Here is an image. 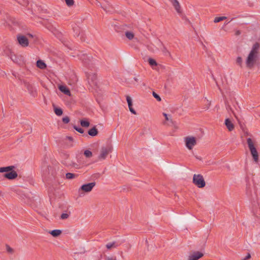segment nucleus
Masks as SVG:
<instances>
[{"instance_id":"f257e3e1","label":"nucleus","mask_w":260,"mask_h":260,"mask_svg":"<svg viewBox=\"0 0 260 260\" xmlns=\"http://www.w3.org/2000/svg\"><path fill=\"white\" fill-rule=\"evenodd\" d=\"M260 44L255 42L252 46L246 60V65L249 69L252 68L255 65H260Z\"/></svg>"},{"instance_id":"f03ea898","label":"nucleus","mask_w":260,"mask_h":260,"mask_svg":"<svg viewBox=\"0 0 260 260\" xmlns=\"http://www.w3.org/2000/svg\"><path fill=\"white\" fill-rule=\"evenodd\" d=\"M247 143L254 161L256 163L258 162V154L252 139L248 138L247 139Z\"/></svg>"},{"instance_id":"7ed1b4c3","label":"nucleus","mask_w":260,"mask_h":260,"mask_svg":"<svg viewBox=\"0 0 260 260\" xmlns=\"http://www.w3.org/2000/svg\"><path fill=\"white\" fill-rule=\"evenodd\" d=\"M10 27V31L23 32L27 30V27L24 23L15 20L12 22Z\"/></svg>"},{"instance_id":"20e7f679","label":"nucleus","mask_w":260,"mask_h":260,"mask_svg":"<svg viewBox=\"0 0 260 260\" xmlns=\"http://www.w3.org/2000/svg\"><path fill=\"white\" fill-rule=\"evenodd\" d=\"M193 183L199 188L204 187L206 183L202 175L194 174L193 177Z\"/></svg>"},{"instance_id":"39448f33","label":"nucleus","mask_w":260,"mask_h":260,"mask_svg":"<svg viewBox=\"0 0 260 260\" xmlns=\"http://www.w3.org/2000/svg\"><path fill=\"white\" fill-rule=\"evenodd\" d=\"M184 141L186 147L189 150H191L197 144L196 139L194 137H186L184 138Z\"/></svg>"},{"instance_id":"423d86ee","label":"nucleus","mask_w":260,"mask_h":260,"mask_svg":"<svg viewBox=\"0 0 260 260\" xmlns=\"http://www.w3.org/2000/svg\"><path fill=\"white\" fill-rule=\"evenodd\" d=\"M112 151L111 145H108L105 147H102L101 150V153L99 158L101 159H105L107 155Z\"/></svg>"},{"instance_id":"0eeeda50","label":"nucleus","mask_w":260,"mask_h":260,"mask_svg":"<svg viewBox=\"0 0 260 260\" xmlns=\"http://www.w3.org/2000/svg\"><path fill=\"white\" fill-rule=\"evenodd\" d=\"M95 184L96 183L95 182L84 184L80 187L79 189V191L80 192L81 190L85 192H89L92 190Z\"/></svg>"},{"instance_id":"6e6552de","label":"nucleus","mask_w":260,"mask_h":260,"mask_svg":"<svg viewBox=\"0 0 260 260\" xmlns=\"http://www.w3.org/2000/svg\"><path fill=\"white\" fill-rule=\"evenodd\" d=\"M18 44L23 47L28 46L29 42L28 39L24 36L19 35L17 36Z\"/></svg>"},{"instance_id":"1a4fd4ad","label":"nucleus","mask_w":260,"mask_h":260,"mask_svg":"<svg viewBox=\"0 0 260 260\" xmlns=\"http://www.w3.org/2000/svg\"><path fill=\"white\" fill-rule=\"evenodd\" d=\"M204 256L203 252L196 251L192 252L188 257V260H198Z\"/></svg>"},{"instance_id":"9d476101","label":"nucleus","mask_w":260,"mask_h":260,"mask_svg":"<svg viewBox=\"0 0 260 260\" xmlns=\"http://www.w3.org/2000/svg\"><path fill=\"white\" fill-rule=\"evenodd\" d=\"M87 78L89 84L97 86V75L95 73H88L87 74Z\"/></svg>"},{"instance_id":"9b49d317","label":"nucleus","mask_w":260,"mask_h":260,"mask_svg":"<svg viewBox=\"0 0 260 260\" xmlns=\"http://www.w3.org/2000/svg\"><path fill=\"white\" fill-rule=\"evenodd\" d=\"M114 27L115 28V31L117 32H133L131 30H129L125 28L126 27H127L126 25L119 26L116 24H114Z\"/></svg>"},{"instance_id":"f8f14e48","label":"nucleus","mask_w":260,"mask_h":260,"mask_svg":"<svg viewBox=\"0 0 260 260\" xmlns=\"http://www.w3.org/2000/svg\"><path fill=\"white\" fill-rule=\"evenodd\" d=\"M25 85L29 93L33 96L37 95V92L36 88L29 83H25Z\"/></svg>"},{"instance_id":"ddd939ff","label":"nucleus","mask_w":260,"mask_h":260,"mask_svg":"<svg viewBox=\"0 0 260 260\" xmlns=\"http://www.w3.org/2000/svg\"><path fill=\"white\" fill-rule=\"evenodd\" d=\"M173 6L174 9L178 14H182L181 6L177 0H169Z\"/></svg>"},{"instance_id":"4468645a","label":"nucleus","mask_w":260,"mask_h":260,"mask_svg":"<svg viewBox=\"0 0 260 260\" xmlns=\"http://www.w3.org/2000/svg\"><path fill=\"white\" fill-rule=\"evenodd\" d=\"M79 58L85 64V66H88L89 62L91 61L90 56L86 54H82L79 56Z\"/></svg>"},{"instance_id":"2eb2a0df","label":"nucleus","mask_w":260,"mask_h":260,"mask_svg":"<svg viewBox=\"0 0 260 260\" xmlns=\"http://www.w3.org/2000/svg\"><path fill=\"white\" fill-rule=\"evenodd\" d=\"M17 176L18 174L17 172L14 170L8 173H6L4 175V177L5 178H7L9 180L14 179L16 178H17Z\"/></svg>"},{"instance_id":"dca6fc26","label":"nucleus","mask_w":260,"mask_h":260,"mask_svg":"<svg viewBox=\"0 0 260 260\" xmlns=\"http://www.w3.org/2000/svg\"><path fill=\"white\" fill-rule=\"evenodd\" d=\"M225 125H226L227 128L229 131H232L234 128V125L232 122V121L229 119L226 118L225 120Z\"/></svg>"},{"instance_id":"f3484780","label":"nucleus","mask_w":260,"mask_h":260,"mask_svg":"<svg viewBox=\"0 0 260 260\" xmlns=\"http://www.w3.org/2000/svg\"><path fill=\"white\" fill-rule=\"evenodd\" d=\"M15 166H10L6 167H1L0 168V173L3 172H10L13 170L15 169Z\"/></svg>"},{"instance_id":"a211bd4d","label":"nucleus","mask_w":260,"mask_h":260,"mask_svg":"<svg viewBox=\"0 0 260 260\" xmlns=\"http://www.w3.org/2000/svg\"><path fill=\"white\" fill-rule=\"evenodd\" d=\"M59 89L62 92H63L65 94H66L67 95H70V94H71L70 90L66 86H63V85L60 86Z\"/></svg>"},{"instance_id":"6ab92c4d","label":"nucleus","mask_w":260,"mask_h":260,"mask_svg":"<svg viewBox=\"0 0 260 260\" xmlns=\"http://www.w3.org/2000/svg\"><path fill=\"white\" fill-rule=\"evenodd\" d=\"M121 243H118L117 242H113L111 243H107L106 245V247L107 248V249H111L113 247H117V246H119Z\"/></svg>"},{"instance_id":"aec40b11","label":"nucleus","mask_w":260,"mask_h":260,"mask_svg":"<svg viewBox=\"0 0 260 260\" xmlns=\"http://www.w3.org/2000/svg\"><path fill=\"white\" fill-rule=\"evenodd\" d=\"M88 134L92 137H94L98 135V131L95 126H94L88 131Z\"/></svg>"},{"instance_id":"412c9836","label":"nucleus","mask_w":260,"mask_h":260,"mask_svg":"<svg viewBox=\"0 0 260 260\" xmlns=\"http://www.w3.org/2000/svg\"><path fill=\"white\" fill-rule=\"evenodd\" d=\"M78 176V174L72 173H67L66 174V178L68 180L73 179L77 178Z\"/></svg>"},{"instance_id":"4be33fe9","label":"nucleus","mask_w":260,"mask_h":260,"mask_svg":"<svg viewBox=\"0 0 260 260\" xmlns=\"http://www.w3.org/2000/svg\"><path fill=\"white\" fill-rule=\"evenodd\" d=\"M49 233L53 237H57L61 234V231L60 230H54L50 231Z\"/></svg>"},{"instance_id":"5701e85b","label":"nucleus","mask_w":260,"mask_h":260,"mask_svg":"<svg viewBox=\"0 0 260 260\" xmlns=\"http://www.w3.org/2000/svg\"><path fill=\"white\" fill-rule=\"evenodd\" d=\"M37 66L41 69H44L46 68V64L41 60H39L37 61Z\"/></svg>"},{"instance_id":"b1692460","label":"nucleus","mask_w":260,"mask_h":260,"mask_svg":"<svg viewBox=\"0 0 260 260\" xmlns=\"http://www.w3.org/2000/svg\"><path fill=\"white\" fill-rule=\"evenodd\" d=\"M122 37H126L129 40H131L134 39L138 41L137 38L134 37V34H125V35H122Z\"/></svg>"},{"instance_id":"393cba45","label":"nucleus","mask_w":260,"mask_h":260,"mask_svg":"<svg viewBox=\"0 0 260 260\" xmlns=\"http://www.w3.org/2000/svg\"><path fill=\"white\" fill-rule=\"evenodd\" d=\"M227 19V17L225 16H219V17H216L214 19V23H218L221 21Z\"/></svg>"},{"instance_id":"a878e982","label":"nucleus","mask_w":260,"mask_h":260,"mask_svg":"<svg viewBox=\"0 0 260 260\" xmlns=\"http://www.w3.org/2000/svg\"><path fill=\"white\" fill-rule=\"evenodd\" d=\"M49 31H51V32H54V31H57V29L55 27H54L53 25H51L50 24H48V26L46 27Z\"/></svg>"},{"instance_id":"bb28decb","label":"nucleus","mask_w":260,"mask_h":260,"mask_svg":"<svg viewBox=\"0 0 260 260\" xmlns=\"http://www.w3.org/2000/svg\"><path fill=\"white\" fill-rule=\"evenodd\" d=\"M81 125L83 127H87L89 126V122L87 120H82L80 121Z\"/></svg>"},{"instance_id":"cd10ccee","label":"nucleus","mask_w":260,"mask_h":260,"mask_svg":"<svg viewBox=\"0 0 260 260\" xmlns=\"http://www.w3.org/2000/svg\"><path fill=\"white\" fill-rule=\"evenodd\" d=\"M54 112L57 116H61L63 113L62 109L59 108H55Z\"/></svg>"},{"instance_id":"c85d7f7f","label":"nucleus","mask_w":260,"mask_h":260,"mask_svg":"<svg viewBox=\"0 0 260 260\" xmlns=\"http://www.w3.org/2000/svg\"><path fill=\"white\" fill-rule=\"evenodd\" d=\"M148 62L151 66H155L157 65L156 61L153 58H149L148 59Z\"/></svg>"},{"instance_id":"c756f323","label":"nucleus","mask_w":260,"mask_h":260,"mask_svg":"<svg viewBox=\"0 0 260 260\" xmlns=\"http://www.w3.org/2000/svg\"><path fill=\"white\" fill-rule=\"evenodd\" d=\"M84 154L86 157L89 158L92 156V153L90 150H86L84 151Z\"/></svg>"},{"instance_id":"7c9ffc66","label":"nucleus","mask_w":260,"mask_h":260,"mask_svg":"<svg viewBox=\"0 0 260 260\" xmlns=\"http://www.w3.org/2000/svg\"><path fill=\"white\" fill-rule=\"evenodd\" d=\"M163 115L165 116V119L167 120V121H170L172 123H173V121L172 120V119L171 118L170 116H169L168 115H167L166 113H163Z\"/></svg>"},{"instance_id":"2f4dec72","label":"nucleus","mask_w":260,"mask_h":260,"mask_svg":"<svg viewBox=\"0 0 260 260\" xmlns=\"http://www.w3.org/2000/svg\"><path fill=\"white\" fill-rule=\"evenodd\" d=\"M7 251L9 253H13L14 252V250L9 245H6Z\"/></svg>"},{"instance_id":"473e14b6","label":"nucleus","mask_w":260,"mask_h":260,"mask_svg":"<svg viewBox=\"0 0 260 260\" xmlns=\"http://www.w3.org/2000/svg\"><path fill=\"white\" fill-rule=\"evenodd\" d=\"M126 101L128 104V106L130 107L131 106H133V102L131 98L128 95L126 96Z\"/></svg>"},{"instance_id":"72a5a7b5","label":"nucleus","mask_w":260,"mask_h":260,"mask_svg":"<svg viewBox=\"0 0 260 260\" xmlns=\"http://www.w3.org/2000/svg\"><path fill=\"white\" fill-rule=\"evenodd\" d=\"M67 5L69 7L72 6L74 4V0H65Z\"/></svg>"},{"instance_id":"f704fd0d","label":"nucleus","mask_w":260,"mask_h":260,"mask_svg":"<svg viewBox=\"0 0 260 260\" xmlns=\"http://www.w3.org/2000/svg\"><path fill=\"white\" fill-rule=\"evenodd\" d=\"M74 128L78 132L83 134L84 133V129L81 127H77L76 125L74 126Z\"/></svg>"},{"instance_id":"c9c22d12","label":"nucleus","mask_w":260,"mask_h":260,"mask_svg":"<svg viewBox=\"0 0 260 260\" xmlns=\"http://www.w3.org/2000/svg\"><path fill=\"white\" fill-rule=\"evenodd\" d=\"M152 95L154 96V98H155L158 101L160 102L161 101L160 97L155 92H153Z\"/></svg>"},{"instance_id":"e433bc0d","label":"nucleus","mask_w":260,"mask_h":260,"mask_svg":"<svg viewBox=\"0 0 260 260\" xmlns=\"http://www.w3.org/2000/svg\"><path fill=\"white\" fill-rule=\"evenodd\" d=\"M69 217V214L67 213H62L60 216V219H66Z\"/></svg>"},{"instance_id":"4c0bfd02","label":"nucleus","mask_w":260,"mask_h":260,"mask_svg":"<svg viewBox=\"0 0 260 260\" xmlns=\"http://www.w3.org/2000/svg\"><path fill=\"white\" fill-rule=\"evenodd\" d=\"M236 62L238 64H239V66H241L242 65V57L239 56L237 57V59H236Z\"/></svg>"},{"instance_id":"58836bf2","label":"nucleus","mask_w":260,"mask_h":260,"mask_svg":"<svg viewBox=\"0 0 260 260\" xmlns=\"http://www.w3.org/2000/svg\"><path fill=\"white\" fill-rule=\"evenodd\" d=\"M19 3L23 6H27L28 5V0H22V2H19Z\"/></svg>"},{"instance_id":"ea45409f","label":"nucleus","mask_w":260,"mask_h":260,"mask_svg":"<svg viewBox=\"0 0 260 260\" xmlns=\"http://www.w3.org/2000/svg\"><path fill=\"white\" fill-rule=\"evenodd\" d=\"M70 121V118L68 116H66V117H64L63 118H62V122L64 123H69Z\"/></svg>"},{"instance_id":"a19ab883","label":"nucleus","mask_w":260,"mask_h":260,"mask_svg":"<svg viewBox=\"0 0 260 260\" xmlns=\"http://www.w3.org/2000/svg\"><path fill=\"white\" fill-rule=\"evenodd\" d=\"M128 108L129 109V111L134 114H136L137 113L136 111L133 108L132 106H131L130 107H128Z\"/></svg>"},{"instance_id":"79ce46f5","label":"nucleus","mask_w":260,"mask_h":260,"mask_svg":"<svg viewBox=\"0 0 260 260\" xmlns=\"http://www.w3.org/2000/svg\"><path fill=\"white\" fill-rule=\"evenodd\" d=\"M251 257V255L249 253H248L247 255L244 258H243L242 260H247L249 258H250Z\"/></svg>"},{"instance_id":"37998d69","label":"nucleus","mask_w":260,"mask_h":260,"mask_svg":"<svg viewBox=\"0 0 260 260\" xmlns=\"http://www.w3.org/2000/svg\"><path fill=\"white\" fill-rule=\"evenodd\" d=\"M67 139L69 140L70 141L72 142L73 141V138L70 136H67Z\"/></svg>"},{"instance_id":"c03bdc74","label":"nucleus","mask_w":260,"mask_h":260,"mask_svg":"<svg viewBox=\"0 0 260 260\" xmlns=\"http://www.w3.org/2000/svg\"><path fill=\"white\" fill-rule=\"evenodd\" d=\"M106 260H116V258H115V257L114 258H113V257H108L106 258Z\"/></svg>"},{"instance_id":"a18cd8bd","label":"nucleus","mask_w":260,"mask_h":260,"mask_svg":"<svg viewBox=\"0 0 260 260\" xmlns=\"http://www.w3.org/2000/svg\"><path fill=\"white\" fill-rule=\"evenodd\" d=\"M134 79L136 82H139V81L141 82V81H140V80L137 77L134 78Z\"/></svg>"},{"instance_id":"49530a36","label":"nucleus","mask_w":260,"mask_h":260,"mask_svg":"<svg viewBox=\"0 0 260 260\" xmlns=\"http://www.w3.org/2000/svg\"><path fill=\"white\" fill-rule=\"evenodd\" d=\"M29 36V37H31V38H34V37H36V36L35 35H34L32 34H28Z\"/></svg>"},{"instance_id":"de8ad7c7","label":"nucleus","mask_w":260,"mask_h":260,"mask_svg":"<svg viewBox=\"0 0 260 260\" xmlns=\"http://www.w3.org/2000/svg\"><path fill=\"white\" fill-rule=\"evenodd\" d=\"M77 166V164H75V163H73V164H72V167H73L74 168H75V167H76V166Z\"/></svg>"},{"instance_id":"09e8293b","label":"nucleus","mask_w":260,"mask_h":260,"mask_svg":"<svg viewBox=\"0 0 260 260\" xmlns=\"http://www.w3.org/2000/svg\"><path fill=\"white\" fill-rule=\"evenodd\" d=\"M98 6H100V7H101V8H103V9H105L104 7H103V6H102V5H101V4H100H100H99V5H98Z\"/></svg>"},{"instance_id":"8fccbe9b","label":"nucleus","mask_w":260,"mask_h":260,"mask_svg":"<svg viewBox=\"0 0 260 260\" xmlns=\"http://www.w3.org/2000/svg\"><path fill=\"white\" fill-rule=\"evenodd\" d=\"M98 6H100V7H101V8H103V9H105L104 7H103V6H102V5H101V4H100H100H99V5H98Z\"/></svg>"},{"instance_id":"3c124183","label":"nucleus","mask_w":260,"mask_h":260,"mask_svg":"<svg viewBox=\"0 0 260 260\" xmlns=\"http://www.w3.org/2000/svg\"><path fill=\"white\" fill-rule=\"evenodd\" d=\"M98 6H100V7H101V8H103V9H105L104 7H103V6H102V5H101V4H100H100H99V5H98Z\"/></svg>"},{"instance_id":"603ef678","label":"nucleus","mask_w":260,"mask_h":260,"mask_svg":"<svg viewBox=\"0 0 260 260\" xmlns=\"http://www.w3.org/2000/svg\"><path fill=\"white\" fill-rule=\"evenodd\" d=\"M98 6H100V7H101V8H103V9H105L104 7H103V6H102V5H101V4H100H100H99V5H98Z\"/></svg>"},{"instance_id":"864d4df0","label":"nucleus","mask_w":260,"mask_h":260,"mask_svg":"<svg viewBox=\"0 0 260 260\" xmlns=\"http://www.w3.org/2000/svg\"><path fill=\"white\" fill-rule=\"evenodd\" d=\"M98 6H100V7H101V8H103V9H105L104 7H103V6H102V5H101V4H100H100H99V5H98Z\"/></svg>"},{"instance_id":"5fc2aeb1","label":"nucleus","mask_w":260,"mask_h":260,"mask_svg":"<svg viewBox=\"0 0 260 260\" xmlns=\"http://www.w3.org/2000/svg\"><path fill=\"white\" fill-rule=\"evenodd\" d=\"M15 58H16V56H15V58H14V59L12 57V60H13L14 61H15Z\"/></svg>"},{"instance_id":"6e6d98bb","label":"nucleus","mask_w":260,"mask_h":260,"mask_svg":"<svg viewBox=\"0 0 260 260\" xmlns=\"http://www.w3.org/2000/svg\"><path fill=\"white\" fill-rule=\"evenodd\" d=\"M236 32L239 33L240 31L239 30H237Z\"/></svg>"},{"instance_id":"4d7b16f0","label":"nucleus","mask_w":260,"mask_h":260,"mask_svg":"<svg viewBox=\"0 0 260 260\" xmlns=\"http://www.w3.org/2000/svg\"><path fill=\"white\" fill-rule=\"evenodd\" d=\"M166 52L168 53V54H170L169 52H168V51H166Z\"/></svg>"}]
</instances>
